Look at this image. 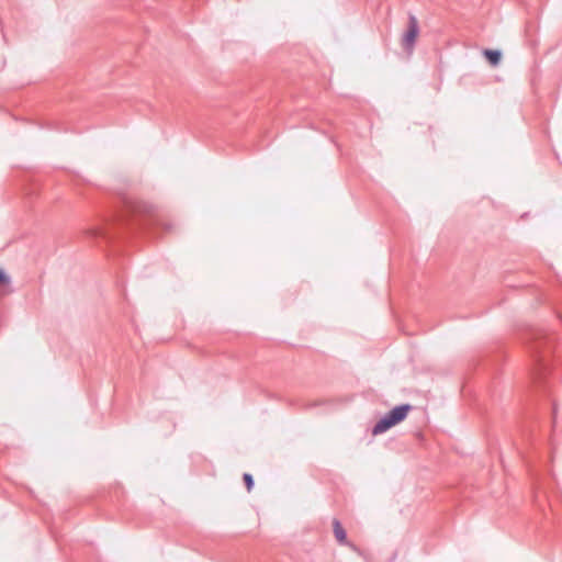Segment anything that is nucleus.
Listing matches in <instances>:
<instances>
[{
    "label": "nucleus",
    "mask_w": 562,
    "mask_h": 562,
    "mask_svg": "<svg viewBox=\"0 0 562 562\" xmlns=\"http://www.w3.org/2000/svg\"><path fill=\"white\" fill-rule=\"evenodd\" d=\"M419 35V24L417 18L409 13L407 29L402 36V45L406 52H412Z\"/></svg>",
    "instance_id": "nucleus-3"
},
{
    "label": "nucleus",
    "mask_w": 562,
    "mask_h": 562,
    "mask_svg": "<svg viewBox=\"0 0 562 562\" xmlns=\"http://www.w3.org/2000/svg\"><path fill=\"white\" fill-rule=\"evenodd\" d=\"M243 480H244L247 491L250 492L255 486L254 476L250 473H244Z\"/></svg>",
    "instance_id": "nucleus-9"
},
{
    "label": "nucleus",
    "mask_w": 562,
    "mask_h": 562,
    "mask_svg": "<svg viewBox=\"0 0 562 562\" xmlns=\"http://www.w3.org/2000/svg\"><path fill=\"white\" fill-rule=\"evenodd\" d=\"M483 56L492 67H497L502 61L503 53L501 49L485 48Z\"/></svg>",
    "instance_id": "nucleus-6"
},
{
    "label": "nucleus",
    "mask_w": 562,
    "mask_h": 562,
    "mask_svg": "<svg viewBox=\"0 0 562 562\" xmlns=\"http://www.w3.org/2000/svg\"><path fill=\"white\" fill-rule=\"evenodd\" d=\"M413 409V405L408 403L400 404L391 408L386 414L394 422L395 425L402 423Z\"/></svg>",
    "instance_id": "nucleus-4"
},
{
    "label": "nucleus",
    "mask_w": 562,
    "mask_h": 562,
    "mask_svg": "<svg viewBox=\"0 0 562 562\" xmlns=\"http://www.w3.org/2000/svg\"><path fill=\"white\" fill-rule=\"evenodd\" d=\"M524 340L529 346L532 357L533 380L537 383H541L550 370L549 352L553 338L541 329L529 328L524 334Z\"/></svg>",
    "instance_id": "nucleus-2"
},
{
    "label": "nucleus",
    "mask_w": 562,
    "mask_h": 562,
    "mask_svg": "<svg viewBox=\"0 0 562 562\" xmlns=\"http://www.w3.org/2000/svg\"><path fill=\"white\" fill-rule=\"evenodd\" d=\"M154 205L124 198L123 207L104 226L88 228L85 234L90 238H102L106 243L119 239L130 233L150 225L146 217L154 215Z\"/></svg>",
    "instance_id": "nucleus-1"
},
{
    "label": "nucleus",
    "mask_w": 562,
    "mask_h": 562,
    "mask_svg": "<svg viewBox=\"0 0 562 562\" xmlns=\"http://www.w3.org/2000/svg\"><path fill=\"white\" fill-rule=\"evenodd\" d=\"M396 426L394 422L389 417V415L385 413L372 427V435L378 436L381 434L386 432L392 427Z\"/></svg>",
    "instance_id": "nucleus-5"
},
{
    "label": "nucleus",
    "mask_w": 562,
    "mask_h": 562,
    "mask_svg": "<svg viewBox=\"0 0 562 562\" xmlns=\"http://www.w3.org/2000/svg\"><path fill=\"white\" fill-rule=\"evenodd\" d=\"M334 536L339 544H349L347 532L338 519L333 521Z\"/></svg>",
    "instance_id": "nucleus-7"
},
{
    "label": "nucleus",
    "mask_w": 562,
    "mask_h": 562,
    "mask_svg": "<svg viewBox=\"0 0 562 562\" xmlns=\"http://www.w3.org/2000/svg\"><path fill=\"white\" fill-rule=\"evenodd\" d=\"M11 283V277L7 273V271L0 267V292L1 294H8L10 291L8 290Z\"/></svg>",
    "instance_id": "nucleus-8"
}]
</instances>
